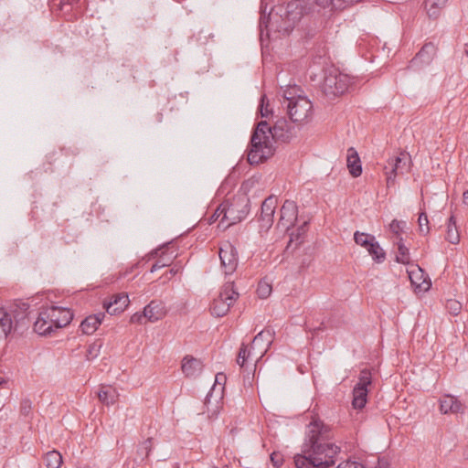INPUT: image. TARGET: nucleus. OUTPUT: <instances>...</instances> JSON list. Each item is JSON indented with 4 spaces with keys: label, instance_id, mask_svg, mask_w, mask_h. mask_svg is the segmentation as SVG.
Returning <instances> with one entry per match:
<instances>
[{
    "label": "nucleus",
    "instance_id": "nucleus-12",
    "mask_svg": "<svg viewBox=\"0 0 468 468\" xmlns=\"http://www.w3.org/2000/svg\"><path fill=\"white\" fill-rule=\"evenodd\" d=\"M409 159L408 154H400L388 161V165L385 166L388 186H393L396 176L404 173L409 165Z\"/></svg>",
    "mask_w": 468,
    "mask_h": 468
},
{
    "label": "nucleus",
    "instance_id": "nucleus-54",
    "mask_svg": "<svg viewBox=\"0 0 468 468\" xmlns=\"http://www.w3.org/2000/svg\"><path fill=\"white\" fill-rule=\"evenodd\" d=\"M464 54L468 56V42L464 45Z\"/></svg>",
    "mask_w": 468,
    "mask_h": 468
},
{
    "label": "nucleus",
    "instance_id": "nucleus-34",
    "mask_svg": "<svg viewBox=\"0 0 468 468\" xmlns=\"http://www.w3.org/2000/svg\"><path fill=\"white\" fill-rule=\"evenodd\" d=\"M271 285L268 283L266 281H261L258 284L257 293L260 298L266 299L271 293Z\"/></svg>",
    "mask_w": 468,
    "mask_h": 468
},
{
    "label": "nucleus",
    "instance_id": "nucleus-27",
    "mask_svg": "<svg viewBox=\"0 0 468 468\" xmlns=\"http://www.w3.org/2000/svg\"><path fill=\"white\" fill-rule=\"evenodd\" d=\"M446 239L452 244H458L460 241V234L453 216L449 218Z\"/></svg>",
    "mask_w": 468,
    "mask_h": 468
},
{
    "label": "nucleus",
    "instance_id": "nucleus-26",
    "mask_svg": "<svg viewBox=\"0 0 468 468\" xmlns=\"http://www.w3.org/2000/svg\"><path fill=\"white\" fill-rule=\"evenodd\" d=\"M448 0H426L425 7L430 17H437Z\"/></svg>",
    "mask_w": 468,
    "mask_h": 468
},
{
    "label": "nucleus",
    "instance_id": "nucleus-49",
    "mask_svg": "<svg viewBox=\"0 0 468 468\" xmlns=\"http://www.w3.org/2000/svg\"><path fill=\"white\" fill-rule=\"evenodd\" d=\"M351 148L347 149L346 151V167L349 170V173L351 174Z\"/></svg>",
    "mask_w": 468,
    "mask_h": 468
},
{
    "label": "nucleus",
    "instance_id": "nucleus-38",
    "mask_svg": "<svg viewBox=\"0 0 468 468\" xmlns=\"http://www.w3.org/2000/svg\"><path fill=\"white\" fill-rule=\"evenodd\" d=\"M225 382H226V376L223 373H218L215 378V384L213 385L209 393L213 394V392L216 391L217 385H219L220 388H218V396L221 397L222 391L224 389Z\"/></svg>",
    "mask_w": 468,
    "mask_h": 468
},
{
    "label": "nucleus",
    "instance_id": "nucleus-40",
    "mask_svg": "<svg viewBox=\"0 0 468 468\" xmlns=\"http://www.w3.org/2000/svg\"><path fill=\"white\" fill-rule=\"evenodd\" d=\"M405 226H406V222L405 221H399L397 219H394L389 224V229L393 233L399 235L402 231V229H404Z\"/></svg>",
    "mask_w": 468,
    "mask_h": 468
},
{
    "label": "nucleus",
    "instance_id": "nucleus-29",
    "mask_svg": "<svg viewBox=\"0 0 468 468\" xmlns=\"http://www.w3.org/2000/svg\"><path fill=\"white\" fill-rule=\"evenodd\" d=\"M0 326L5 336L13 331L14 321L4 308L0 307Z\"/></svg>",
    "mask_w": 468,
    "mask_h": 468
},
{
    "label": "nucleus",
    "instance_id": "nucleus-14",
    "mask_svg": "<svg viewBox=\"0 0 468 468\" xmlns=\"http://www.w3.org/2000/svg\"><path fill=\"white\" fill-rule=\"evenodd\" d=\"M298 207L294 201L286 200L282 208L278 221V228L282 230L289 231L297 220Z\"/></svg>",
    "mask_w": 468,
    "mask_h": 468
},
{
    "label": "nucleus",
    "instance_id": "nucleus-15",
    "mask_svg": "<svg viewBox=\"0 0 468 468\" xmlns=\"http://www.w3.org/2000/svg\"><path fill=\"white\" fill-rule=\"evenodd\" d=\"M276 206L277 199L272 196L267 197L262 202L260 216V227L261 229L268 230L272 226Z\"/></svg>",
    "mask_w": 468,
    "mask_h": 468
},
{
    "label": "nucleus",
    "instance_id": "nucleus-55",
    "mask_svg": "<svg viewBox=\"0 0 468 468\" xmlns=\"http://www.w3.org/2000/svg\"><path fill=\"white\" fill-rule=\"evenodd\" d=\"M356 81L353 80V82H352V85L355 86L356 85Z\"/></svg>",
    "mask_w": 468,
    "mask_h": 468
},
{
    "label": "nucleus",
    "instance_id": "nucleus-5",
    "mask_svg": "<svg viewBox=\"0 0 468 468\" xmlns=\"http://www.w3.org/2000/svg\"><path fill=\"white\" fill-rule=\"evenodd\" d=\"M72 319L73 313L69 308L55 305L44 307L34 323V331L39 335L50 336L69 324Z\"/></svg>",
    "mask_w": 468,
    "mask_h": 468
},
{
    "label": "nucleus",
    "instance_id": "nucleus-2",
    "mask_svg": "<svg viewBox=\"0 0 468 468\" xmlns=\"http://www.w3.org/2000/svg\"><path fill=\"white\" fill-rule=\"evenodd\" d=\"M306 442L303 454L294 456L296 468H329L335 464V457L339 447L330 440V430L319 420H314L308 425Z\"/></svg>",
    "mask_w": 468,
    "mask_h": 468
},
{
    "label": "nucleus",
    "instance_id": "nucleus-8",
    "mask_svg": "<svg viewBox=\"0 0 468 468\" xmlns=\"http://www.w3.org/2000/svg\"><path fill=\"white\" fill-rule=\"evenodd\" d=\"M350 84L348 75L342 74L336 69L325 70L321 85L323 93L328 98H335L343 94Z\"/></svg>",
    "mask_w": 468,
    "mask_h": 468
},
{
    "label": "nucleus",
    "instance_id": "nucleus-10",
    "mask_svg": "<svg viewBox=\"0 0 468 468\" xmlns=\"http://www.w3.org/2000/svg\"><path fill=\"white\" fill-rule=\"evenodd\" d=\"M353 238L357 245L364 247L367 250L375 262H384L386 253L373 235L356 231Z\"/></svg>",
    "mask_w": 468,
    "mask_h": 468
},
{
    "label": "nucleus",
    "instance_id": "nucleus-47",
    "mask_svg": "<svg viewBox=\"0 0 468 468\" xmlns=\"http://www.w3.org/2000/svg\"><path fill=\"white\" fill-rule=\"evenodd\" d=\"M378 2V0H353L354 4L363 3L366 5L367 7H373L375 6V4Z\"/></svg>",
    "mask_w": 468,
    "mask_h": 468
},
{
    "label": "nucleus",
    "instance_id": "nucleus-24",
    "mask_svg": "<svg viewBox=\"0 0 468 468\" xmlns=\"http://www.w3.org/2000/svg\"><path fill=\"white\" fill-rule=\"evenodd\" d=\"M118 393L112 386H101L98 391V398L101 403L110 406L116 402Z\"/></svg>",
    "mask_w": 468,
    "mask_h": 468
},
{
    "label": "nucleus",
    "instance_id": "nucleus-53",
    "mask_svg": "<svg viewBox=\"0 0 468 468\" xmlns=\"http://www.w3.org/2000/svg\"><path fill=\"white\" fill-rule=\"evenodd\" d=\"M177 271H178V270H175V269H170V270H169V273H170L171 275H176V274L177 273Z\"/></svg>",
    "mask_w": 468,
    "mask_h": 468
},
{
    "label": "nucleus",
    "instance_id": "nucleus-21",
    "mask_svg": "<svg viewBox=\"0 0 468 468\" xmlns=\"http://www.w3.org/2000/svg\"><path fill=\"white\" fill-rule=\"evenodd\" d=\"M181 368L186 378H196L202 372L203 364L197 358L186 356L182 360Z\"/></svg>",
    "mask_w": 468,
    "mask_h": 468
},
{
    "label": "nucleus",
    "instance_id": "nucleus-37",
    "mask_svg": "<svg viewBox=\"0 0 468 468\" xmlns=\"http://www.w3.org/2000/svg\"><path fill=\"white\" fill-rule=\"evenodd\" d=\"M362 174V165L358 154L353 149V177H357Z\"/></svg>",
    "mask_w": 468,
    "mask_h": 468
},
{
    "label": "nucleus",
    "instance_id": "nucleus-35",
    "mask_svg": "<svg viewBox=\"0 0 468 468\" xmlns=\"http://www.w3.org/2000/svg\"><path fill=\"white\" fill-rule=\"evenodd\" d=\"M419 231L422 235H427L430 232L429 219L425 212H421L418 218Z\"/></svg>",
    "mask_w": 468,
    "mask_h": 468
},
{
    "label": "nucleus",
    "instance_id": "nucleus-45",
    "mask_svg": "<svg viewBox=\"0 0 468 468\" xmlns=\"http://www.w3.org/2000/svg\"><path fill=\"white\" fill-rule=\"evenodd\" d=\"M367 419L366 412L362 411L361 410H358V411L356 412V414H353V422L362 423Z\"/></svg>",
    "mask_w": 468,
    "mask_h": 468
},
{
    "label": "nucleus",
    "instance_id": "nucleus-28",
    "mask_svg": "<svg viewBox=\"0 0 468 468\" xmlns=\"http://www.w3.org/2000/svg\"><path fill=\"white\" fill-rule=\"evenodd\" d=\"M48 468H59L62 463V456L58 451H50L44 457Z\"/></svg>",
    "mask_w": 468,
    "mask_h": 468
},
{
    "label": "nucleus",
    "instance_id": "nucleus-11",
    "mask_svg": "<svg viewBox=\"0 0 468 468\" xmlns=\"http://www.w3.org/2000/svg\"><path fill=\"white\" fill-rule=\"evenodd\" d=\"M274 332L271 329L261 331L252 340L250 348L256 356L255 363L263 357L273 340ZM256 366V364H254Z\"/></svg>",
    "mask_w": 468,
    "mask_h": 468
},
{
    "label": "nucleus",
    "instance_id": "nucleus-31",
    "mask_svg": "<svg viewBox=\"0 0 468 468\" xmlns=\"http://www.w3.org/2000/svg\"><path fill=\"white\" fill-rule=\"evenodd\" d=\"M410 261L409 249L400 240L398 243V254L396 255V261L402 264H409Z\"/></svg>",
    "mask_w": 468,
    "mask_h": 468
},
{
    "label": "nucleus",
    "instance_id": "nucleus-7",
    "mask_svg": "<svg viewBox=\"0 0 468 468\" xmlns=\"http://www.w3.org/2000/svg\"><path fill=\"white\" fill-rule=\"evenodd\" d=\"M355 378L353 410H362L367 402V395L373 387L371 368L368 367H359Z\"/></svg>",
    "mask_w": 468,
    "mask_h": 468
},
{
    "label": "nucleus",
    "instance_id": "nucleus-42",
    "mask_svg": "<svg viewBox=\"0 0 468 468\" xmlns=\"http://www.w3.org/2000/svg\"><path fill=\"white\" fill-rule=\"evenodd\" d=\"M271 462L275 468H279L283 463V457L281 453L274 452L271 454Z\"/></svg>",
    "mask_w": 468,
    "mask_h": 468
},
{
    "label": "nucleus",
    "instance_id": "nucleus-19",
    "mask_svg": "<svg viewBox=\"0 0 468 468\" xmlns=\"http://www.w3.org/2000/svg\"><path fill=\"white\" fill-rule=\"evenodd\" d=\"M129 304V298L127 294H116L109 302L103 303V307L106 312L111 315L118 314L125 310Z\"/></svg>",
    "mask_w": 468,
    "mask_h": 468
},
{
    "label": "nucleus",
    "instance_id": "nucleus-18",
    "mask_svg": "<svg viewBox=\"0 0 468 468\" xmlns=\"http://www.w3.org/2000/svg\"><path fill=\"white\" fill-rule=\"evenodd\" d=\"M166 314L165 304L161 301H151L144 308V317L151 322H156L162 319Z\"/></svg>",
    "mask_w": 468,
    "mask_h": 468
},
{
    "label": "nucleus",
    "instance_id": "nucleus-23",
    "mask_svg": "<svg viewBox=\"0 0 468 468\" xmlns=\"http://www.w3.org/2000/svg\"><path fill=\"white\" fill-rule=\"evenodd\" d=\"M104 316L103 313H98L86 317L80 325L81 332L84 335H92L101 324Z\"/></svg>",
    "mask_w": 468,
    "mask_h": 468
},
{
    "label": "nucleus",
    "instance_id": "nucleus-30",
    "mask_svg": "<svg viewBox=\"0 0 468 468\" xmlns=\"http://www.w3.org/2000/svg\"><path fill=\"white\" fill-rule=\"evenodd\" d=\"M253 358L256 359V356L253 351L248 346L242 344L241 347L239 348L237 363L241 367H243L246 362H248L250 359L252 360Z\"/></svg>",
    "mask_w": 468,
    "mask_h": 468
},
{
    "label": "nucleus",
    "instance_id": "nucleus-17",
    "mask_svg": "<svg viewBox=\"0 0 468 468\" xmlns=\"http://www.w3.org/2000/svg\"><path fill=\"white\" fill-rule=\"evenodd\" d=\"M409 278L412 286L420 292H426L431 287V282L427 279L423 270L419 266H411L408 270Z\"/></svg>",
    "mask_w": 468,
    "mask_h": 468
},
{
    "label": "nucleus",
    "instance_id": "nucleus-32",
    "mask_svg": "<svg viewBox=\"0 0 468 468\" xmlns=\"http://www.w3.org/2000/svg\"><path fill=\"white\" fill-rule=\"evenodd\" d=\"M307 230V221L303 222L295 231L290 234V242L296 241L297 244L302 243L303 238Z\"/></svg>",
    "mask_w": 468,
    "mask_h": 468
},
{
    "label": "nucleus",
    "instance_id": "nucleus-1",
    "mask_svg": "<svg viewBox=\"0 0 468 468\" xmlns=\"http://www.w3.org/2000/svg\"><path fill=\"white\" fill-rule=\"evenodd\" d=\"M332 6L334 0H293L286 6L278 5L267 13L264 0L261 1L260 31L261 37H271V33L288 35L304 14Z\"/></svg>",
    "mask_w": 468,
    "mask_h": 468
},
{
    "label": "nucleus",
    "instance_id": "nucleus-52",
    "mask_svg": "<svg viewBox=\"0 0 468 468\" xmlns=\"http://www.w3.org/2000/svg\"><path fill=\"white\" fill-rule=\"evenodd\" d=\"M218 219L220 220V218H217V215L214 213L210 218V223H212L213 221L218 220Z\"/></svg>",
    "mask_w": 468,
    "mask_h": 468
},
{
    "label": "nucleus",
    "instance_id": "nucleus-22",
    "mask_svg": "<svg viewBox=\"0 0 468 468\" xmlns=\"http://www.w3.org/2000/svg\"><path fill=\"white\" fill-rule=\"evenodd\" d=\"M436 54V48L433 44H425L416 57L411 60L412 65L430 64Z\"/></svg>",
    "mask_w": 468,
    "mask_h": 468
},
{
    "label": "nucleus",
    "instance_id": "nucleus-20",
    "mask_svg": "<svg viewBox=\"0 0 468 468\" xmlns=\"http://www.w3.org/2000/svg\"><path fill=\"white\" fill-rule=\"evenodd\" d=\"M440 410L442 414H456L463 411V405L456 397L447 394L440 399Z\"/></svg>",
    "mask_w": 468,
    "mask_h": 468
},
{
    "label": "nucleus",
    "instance_id": "nucleus-9",
    "mask_svg": "<svg viewBox=\"0 0 468 468\" xmlns=\"http://www.w3.org/2000/svg\"><path fill=\"white\" fill-rule=\"evenodd\" d=\"M238 297L239 292L235 291L233 283H225L218 296L214 299L210 306L211 314L217 317L226 315Z\"/></svg>",
    "mask_w": 468,
    "mask_h": 468
},
{
    "label": "nucleus",
    "instance_id": "nucleus-41",
    "mask_svg": "<svg viewBox=\"0 0 468 468\" xmlns=\"http://www.w3.org/2000/svg\"><path fill=\"white\" fill-rule=\"evenodd\" d=\"M32 410V402L28 399L21 401L20 411L24 416H28Z\"/></svg>",
    "mask_w": 468,
    "mask_h": 468
},
{
    "label": "nucleus",
    "instance_id": "nucleus-16",
    "mask_svg": "<svg viewBox=\"0 0 468 468\" xmlns=\"http://www.w3.org/2000/svg\"><path fill=\"white\" fill-rule=\"evenodd\" d=\"M29 304L26 302H16L10 306L8 314L14 321L13 330H17L19 326L25 325L27 319Z\"/></svg>",
    "mask_w": 468,
    "mask_h": 468
},
{
    "label": "nucleus",
    "instance_id": "nucleus-33",
    "mask_svg": "<svg viewBox=\"0 0 468 468\" xmlns=\"http://www.w3.org/2000/svg\"><path fill=\"white\" fill-rule=\"evenodd\" d=\"M101 347L102 343L100 340L95 341L94 343L90 345L86 354L87 359L92 360L96 358L100 355Z\"/></svg>",
    "mask_w": 468,
    "mask_h": 468
},
{
    "label": "nucleus",
    "instance_id": "nucleus-44",
    "mask_svg": "<svg viewBox=\"0 0 468 468\" xmlns=\"http://www.w3.org/2000/svg\"><path fill=\"white\" fill-rule=\"evenodd\" d=\"M350 4L351 0H334V8L342 10L348 7Z\"/></svg>",
    "mask_w": 468,
    "mask_h": 468
},
{
    "label": "nucleus",
    "instance_id": "nucleus-50",
    "mask_svg": "<svg viewBox=\"0 0 468 468\" xmlns=\"http://www.w3.org/2000/svg\"><path fill=\"white\" fill-rule=\"evenodd\" d=\"M353 468H366V466L362 463L353 461Z\"/></svg>",
    "mask_w": 468,
    "mask_h": 468
},
{
    "label": "nucleus",
    "instance_id": "nucleus-13",
    "mask_svg": "<svg viewBox=\"0 0 468 468\" xmlns=\"http://www.w3.org/2000/svg\"><path fill=\"white\" fill-rule=\"evenodd\" d=\"M221 266L226 275L232 274L238 266L237 249L229 242H226L219 249Z\"/></svg>",
    "mask_w": 468,
    "mask_h": 468
},
{
    "label": "nucleus",
    "instance_id": "nucleus-36",
    "mask_svg": "<svg viewBox=\"0 0 468 468\" xmlns=\"http://www.w3.org/2000/svg\"><path fill=\"white\" fill-rule=\"evenodd\" d=\"M152 449V440L147 439L144 441H143L137 450L138 454L142 457V460L148 457L150 452Z\"/></svg>",
    "mask_w": 468,
    "mask_h": 468
},
{
    "label": "nucleus",
    "instance_id": "nucleus-6",
    "mask_svg": "<svg viewBox=\"0 0 468 468\" xmlns=\"http://www.w3.org/2000/svg\"><path fill=\"white\" fill-rule=\"evenodd\" d=\"M249 199L239 197L232 202L224 201L215 211L217 218H220L218 228L223 229L241 221L249 212Z\"/></svg>",
    "mask_w": 468,
    "mask_h": 468
},
{
    "label": "nucleus",
    "instance_id": "nucleus-39",
    "mask_svg": "<svg viewBox=\"0 0 468 468\" xmlns=\"http://www.w3.org/2000/svg\"><path fill=\"white\" fill-rule=\"evenodd\" d=\"M172 262V258H165V257H160L154 264H153L150 271L151 272H154L165 266H169L170 263Z\"/></svg>",
    "mask_w": 468,
    "mask_h": 468
},
{
    "label": "nucleus",
    "instance_id": "nucleus-46",
    "mask_svg": "<svg viewBox=\"0 0 468 468\" xmlns=\"http://www.w3.org/2000/svg\"><path fill=\"white\" fill-rule=\"evenodd\" d=\"M376 468H390V463L386 458H378Z\"/></svg>",
    "mask_w": 468,
    "mask_h": 468
},
{
    "label": "nucleus",
    "instance_id": "nucleus-3",
    "mask_svg": "<svg viewBox=\"0 0 468 468\" xmlns=\"http://www.w3.org/2000/svg\"><path fill=\"white\" fill-rule=\"evenodd\" d=\"M287 121L279 120L271 127L266 121H261L255 128L248 153V161L250 165H259L274 154L273 140L275 137H284L287 132Z\"/></svg>",
    "mask_w": 468,
    "mask_h": 468
},
{
    "label": "nucleus",
    "instance_id": "nucleus-43",
    "mask_svg": "<svg viewBox=\"0 0 468 468\" xmlns=\"http://www.w3.org/2000/svg\"><path fill=\"white\" fill-rule=\"evenodd\" d=\"M265 96H262L261 99V105H260V112L261 117H268V115L271 112V111L269 110V103H265Z\"/></svg>",
    "mask_w": 468,
    "mask_h": 468
},
{
    "label": "nucleus",
    "instance_id": "nucleus-4",
    "mask_svg": "<svg viewBox=\"0 0 468 468\" xmlns=\"http://www.w3.org/2000/svg\"><path fill=\"white\" fill-rule=\"evenodd\" d=\"M281 107L294 123L303 124L312 120L313 103L296 85L282 90Z\"/></svg>",
    "mask_w": 468,
    "mask_h": 468
},
{
    "label": "nucleus",
    "instance_id": "nucleus-25",
    "mask_svg": "<svg viewBox=\"0 0 468 468\" xmlns=\"http://www.w3.org/2000/svg\"><path fill=\"white\" fill-rule=\"evenodd\" d=\"M212 393H208L204 402V407L206 408L207 418L210 420L216 419L218 417L221 408L220 399H222V397L218 396V398L215 399L214 402H212ZM203 413H205V411Z\"/></svg>",
    "mask_w": 468,
    "mask_h": 468
},
{
    "label": "nucleus",
    "instance_id": "nucleus-48",
    "mask_svg": "<svg viewBox=\"0 0 468 468\" xmlns=\"http://www.w3.org/2000/svg\"><path fill=\"white\" fill-rule=\"evenodd\" d=\"M143 319H145L144 317V313L143 314H134L132 318H131V321L133 323H140V324H143Z\"/></svg>",
    "mask_w": 468,
    "mask_h": 468
},
{
    "label": "nucleus",
    "instance_id": "nucleus-51",
    "mask_svg": "<svg viewBox=\"0 0 468 468\" xmlns=\"http://www.w3.org/2000/svg\"><path fill=\"white\" fill-rule=\"evenodd\" d=\"M463 201L464 204L468 205V190L463 193Z\"/></svg>",
    "mask_w": 468,
    "mask_h": 468
}]
</instances>
